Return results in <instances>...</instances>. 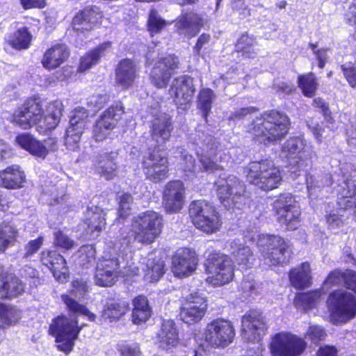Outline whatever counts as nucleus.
<instances>
[{
  "mask_svg": "<svg viewBox=\"0 0 356 356\" xmlns=\"http://www.w3.org/2000/svg\"><path fill=\"white\" fill-rule=\"evenodd\" d=\"M61 297L63 302L67 306V309L69 312L74 314H83L87 316L89 321L92 322L95 321L97 317L96 315L91 312L86 305L79 303L78 301L70 297L69 295L64 294L62 295Z\"/></svg>",
  "mask_w": 356,
  "mask_h": 356,
  "instance_id": "obj_47",
  "label": "nucleus"
},
{
  "mask_svg": "<svg viewBox=\"0 0 356 356\" xmlns=\"http://www.w3.org/2000/svg\"><path fill=\"white\" fill-rule=\"evenodd\" d=\"M165 274V264L163 261L148 259L144 269V280L154 283L158 282Z\"/></svg>",
  "mask_w": 356,
  "mask_h": 356,
  "instance_id": "obj_46",
  "label": "nucleus"
},
{
  "mask_svg": "<svg viewBox=\"0 0 356 356\" xmlns=\"http://www.w3.org/2000/svg\"><path fill=\"white\" fill-rule=\"evenodd\" d=\"M88 116L86 110L79 109L76 110L70 118V124L66 129L65 136V144L69 149L74 150L79 147Z\"/></svg>",
  "mask_w": 356,
  "mask_h": 356,
  "instance_id": "obj_28",
  "label": "nucleus"
},
{
  "mask_svg": "<svg viewBox=\"0 0 356 356\" xmlns=\"http://www.w3.org/2000/svg\"><path fill=\"white\" fill-rule=\"evenodd\" d=\"M114 72L115 84L122 90L133 88L140 78V68L137 63L129 58L120 60Z\"/></svg>",
  "mask_w": 356,
  "mask_h": 356,
  "instance_id": "obj_19",
  "label": "nucleus"
},
{
  "mask_svg": "<svg viewBox=\"0 0 356 356\" xmlns=\"http://www.w3.org/2000/svg\"><path fill=\"white\" fill-rule=\"evenodd\" d=\"M257 44L256 37L245 31L241 33L234 42V51L243 58H252L257 54L254 49Z\"/></svg>",
  "mask_w": 356,
  "mask_h": 356,
  "instance_id": "obj_40",
  "label": "nucleus"
},
{
  "mask_svg": "<svg viewBox=\"0 0 356 356\" xmlns=\"http://www.w3.org/2000/svg\"><path fill=\"white\" fill-rule=\"evenodd\" d=\"M86 222H104L106 221L105 211L98 207H88L86 213Z\"/></svg>",
  "mask_w": 356,
  "mask_h": 356,
  "instance_id": "obj_55",
  "label": "nucleus"
},
{
  "mask_svg": "<svg viewBox=\"0 0 356 356\" xmlns=\"http://www.w3.org/2000/svg\"><path fill=\"white\" fill-rule=\"evenodd\" d=\"M26 291V283L14 272L0 274V300H12L22 296Z\"/></svg>",
  "mask_w": 356,
  "mask_h": 356,
  "instance_id": "obj_26",
  "label": "nucleus"
},
{
  "mask_svg": "<svg viewBox=\"0 0 356 356\" xmlns=\"http://www.w3.org/2000/svg\"><path fill=\"white\" fill-rule=\"evenodd\" d=\"M205 281L217 287L232 282L234 277V265L231 257L220 251L211 252L204 262Z\"/></svg>",
  "mask_w": 356,
  "mask_h": 356,
  "instance_id": "obj_6",
  "label": "nucleus"
},
{
  "mask_svg": "<svg viewBox=\"0 0 356 356\" xmlns=\"http://www.w3.org/2000/svg\"><path fill=\"white\" fill-rule=\"evenodd\" d=\"M257 247L259 259L268 267L284 266L289 262L291 245L289 241L280 235L259 234Z\"/></svg>",
  "mask_w": 356,
  "mask_h": 356,
  "instance_id": "obj_3",
  "label": "nucleus"
},
{
  "mask_svg": "<svg viewBox=\"0 0 356 356\" xmlns=\"http://www.w3.org/2000/svg\"><path fill=\"white\" fill-rule=\"evenodd\" d=\"M112 47L111 41H105L99 44L95 48L91 49L83 56H81L77 71L84 72L90 70L92 66L97 65L104 52Z\"/></svg>",
  "mask_w": 356,
  "mask_h": 356,
  "instance_id": "obj_37",
  "label": "nucleus"
},
{
  "mask_svg": "<svg viewBox=\"0 0 356 356\" xmlns=\"http://www.w3.org/2000/svg\"><path fill=\"white\" fill-rule=\"evenodd\" d=\"M201 164L200 171L213 173L222 168L209 156L202 155L199 159Z\"/></svg>",
  "mask_w": 356,
  "mask_h": 356,
  "instance_id": "obj_56",
  "label": "nucleus"
},
{
  "mask_svg": "<svg viewBox=\"0 0 356 356\" xmlns=\"http://www.w3.org/2000/svg\"><path fill=\"white\" fill-rule=\"evenodd\" d=\"M120 274V262L118 258L102 257L96 266L95 283L101 287H111L116 283Z\"/></svg>",
  "mask_w": 356,
  "mask_h": 356,
  "instance_id": "obj_18",
  "label": "nucleus"
},
{
  "mask_svg": "<svg viewBox=\"0 0 356 356\" xmlns=\"http://www.w3.org/2000/svg\"><path fill=\"white\" fill-rule=\"evenodd\" d=\"M305 146L302 138L293 136L289 138L282 147V152L287 159H296L293 162L290 161V165L296 168V171L305 170L312 163L311 156H303L300 154H305Z\"/></svg>",
  "mask_w": 356,
  "mask_h": 356,
  "instance_id": "obj_20",
  "label": "nucleus"
},
{
  "mask_svg": "<svg viewBox=\"0 0 356 356\" xmlns=\"http://www.w3.org/2000/svg\"><path fill=\"white\" fill-rule=\"evenodd\" d=\"M54 243L56 246L65 250H72L76 245L73 239H71L60 230L54 233Z\"/></svg>",
  "mask_w": 356,
  "mask_h": 356,
  "instance_id": "obj_53",
  "label": "nucleus"
},
{
  "mask_svg": "<svg viewBox=\"0 0 356 356\" xmlns=\"http://www.w3.org/2000/svg\"><path fill=\"white\" fill-rule=\"evenodd\" d=\"M141 170L145 179L160 184L169 177V161L159 145L147 148L141 160Z\"/></svg>",
  "mask_w": 356,
  "mask_h": 356,
  "instance_id": "obj_7",
  "label": "nucleus"
},
{
  "mask_svg": "<svg viewBox=\"0 0 356 356\" xmlns=\"http://www.w3.org/2000/svg\"><path fill=\"white\" fill-rule=\"evenodd\" d=\"M320 296V293L316 290L298 292L294 297L293 305L297 309L310 310L316 307Z\"/></svg>",
  "mask_w": 356,
  "mask_h": 356,
  "instance_id": "obj_44",
  "label": "nucleus"
},
{
  "mask_svg": "<svg viewBox=\"0 0 356 356\" xmlns=\"http://www.w3.org/2000/svg\"><path fill=\"white\" fill-rule=\"evenodd\" d=\"M188 215L191 222H218L220 220V214L216 208L201 200L190 202Z\"/></svg>",
  "mask_w": 356,
  "mask_h": 356,
  "instance_id": "obj_27",
  "label": "nucleus"
},
{
  "mask_svg": "<svg viewBox=\"0 0 356 356\" xmlns=\"http://www.w3.org/2000/svg\"><path fill=\"white\" fill-rule=\"evenodd\" d=\"M305 337L310 341L312 344L318 346L325 340L327 333L322 326L318 325H310L305 334Z\"/></svg>",
  "mask_w": 356,
  "mask_h": 356,
  "instance_id": "obj_51",
  "label": "nucleus"
},
{
  "mask_svg": "<svg viewBox=\"0 0 356 356\" xmlns=\"http://www.w3.org/2000/svg\"><path fill=\"white\" fill-rule=\"evenodd\" d=\"M233 186L230 184H221L217 188V196L222 204L227 202L229 204V200L233 202Z\"/></svg>",
  "mask_w": 356,
  "mask_h": 356,
  "instance_id": "obj_57",
  "label": "nucleus"
},
{
  "mask_svg": "<svg viewBox=\"0 0 356 356\" xmlns=\"http://www.w3.org/2000/svg\"><path fill=\"white\" fill-rule=\"evenodd\" d=\"M186 202V187L179 179L168 181L162 192V204L167 213H177Z\"/></svg>",
  "mask_w": 356,
  "mask_h": 356,
  "instance_id": "obj_16",
  "label": "nucleus"
},
{
  "mask_svg": "<svg viewBox=\"0 0 356 356\" xmlns=\"http://www.w3.org/2000/svg\"><path fill=\"white\" fill-rule=\"evenodd\" d=\"M232 255L234 261L243 270L251 268L256 260L254 252L248 245H240L232 251Z\"/></svg>",
  "mask_w": 356,
  "mask_h": 356,
  "instance_id": "obj_41",
  "label": "nucleus"
},
{
  "mask_svg": "<svg viewBox=\"0 0 356 356\" xmlns=\"http://www.w3.org/2000/svg\"><path fill=\"white\" fill-rule=\"evenodd\" d=\"M27 182L26 175L22 168L13 164L0 170V187L7 190H19Z\"/></svg>",
  "mask_w": 356,
  "mask_h": 356,
  "instance_id": "obj_32",
  "label": "nucleus"
},
{
  "mask_svg": "<svg viewBox=\"0 0 356 356\" xmlns=\"http://www.w3.org/2000/svg\"><path fill=\"white\" fill-rule=\"evenodd\" d=\"M297 83L305 97L312 98L316 95L318 83L313 72L299 74L297 77Z\"/></svg>",
  "mask_w": 356,
  "mask_h": 356,
  "instance_id": "obj_43",
  "label": "nucleus"
},
{
  "mask_svg": "<svg viewBox=\"0 0 356 356\" xmlns=\"http://www.w3.org/2000/svg\"><path fill=\"white\" fill-rule=\"evenodd\" d=\"M179 58L175 54H168L159 58L149 74L151 84L157 89L165 88L179 70Z\"/></svg>",
  "mask_w": 356,
  "mask_h": 356,
  "instance_id": "obj_10",
  "label": "nucleus"
},
{
  "mask_svg": "<svg viewBox=\"0 0 356 356\" xmlns=\"http://www.w3.org/2000/svg\"><path fill=\"white\" fill-rule=\"evenodd\" d=\"M159 346L166 350L177 348L181 342L178 327L173 320L162 321L160 329L156 333Z\"/></svg>",
  "mask_w": 356,
  "mask_h": 356,
  "instance_id": "obj_31",
  "label": "nucleus"
},
{
  "mask_svg": "<svg viewBox=\"0 0 356 356\" xmlns=\"http://www.w3.org/2000/svg\"><path fill=\"white\" fill-rule=\"evenodd\" d=\"M214 97L213 90L209 88H202L198 95V108L202 112V117L207 122L209 113L211 111L212 101Z\"/></svg>",
  "mask_w": 356,
  "mask_h": 356,
  "instance_id": "obj_48",
  "label": "nucleus"
},
{
  "mask_svg": "<svg viewBox=\"0 0 356 356\" xmlns=\"http://www.w3.org/2000/svg\"><path fill=\"white\" fill-rule=\"evenodd\" d=\"M249 130L255 143L268 147L281 142L289 132L291 121L284 112L277 109L264 111Z\"/></svg>",
  "mask_w": 356,
  "mask_h": 356,
  "instance_id": "obj_2",
  "label": "nucleus"
},
{
  "mask_svg": "<svg viewBox=\"0 0 356 356\" xmlns=\"http://www.w3.org/2000/svg\"><path fill=\"white\" fill-rule=\"evenodd\" d=\"M307 347L304 338L287 331L275 334L269 345L272 356H300Z\"/></svg>",
  "mask_w": 356,
  "mask_h": 356,
  "instance_id": "obj_9",
  "label": "nucleus"
},
{
  "mask_svg": "<svg viewBox=\"0 0 356 356\" xmlns=\"http://www.w3.org/2000/svg\"><path fill=\"white\" fill-rule=\"evenodd\" d=\"M316 354V356H337L338 350L334 346L325 345L320 346Z\"/></svg>",
  "mask_w": 356,
  "mask_h": 356,
  "instance_id": "obj_64",
  "label": "nucleus"
},
{
  "mask_svg": "<svg viewBox=\"0 0 356 356\" xmlns=\"http://www.w3.org/2000/svg\"><path fill=\"white\" fill-rule=\"evenodd\" d=\"M289 280L291 285L297 289H303L311 286L312 276L309 262H302L299 266L290 269Z\"/></svg>",
  "mask_w": 356,
  "mask_h": 356,
  "instance_id": "obj_36",
  "label": "nucleus"
},
{
  "mask_svg": "<svg viewBox=\"0 0 356 356\" xmlns=\"http://www.w3.org/2000/svg\"><path fill=\"white\" fill-rule=\"evenodd\" d=\"M241 331L249 340H259L264 335L268 327L261 312L252 309L241 318Z\"/></svg>",
  "mask_w": 356,
  "mask_h": 356,
  "instance_id": "obj_25",
  "label": "nucleus"
},
{
  "mask_svg": "<svg viewBox=\"0 0 356 356\" xmlns=\"http://www.w3.org/2000/svg\"><path fill=\"white\" fill-rule=\"evenodd\" d=\"M62 115L63 108L60 102H49L44 111L41 97L33 95L17 105L10 114L8 121L22 130L36 127L40 134H46L58 127Z\"/></svg>",
  "mask_w": 356,
  "mask_h": 356,
  "instance_id": "obj_1",
  "label": "nucleus"
},
{
  "mask_svg": "<svg viewBox=\"0 0 356 356\" xmlns=\"http://www.w3.org/2000/svg\"><path fill=\"white\" fill-rule=\"evenodd\" d=\"M33 39L34 36L29 26H17L4 36L3 49L6 51H26L32 46Z\"/></svg>",
  "mask_w": 356,
  "mask_h": 356,
  "instance_id": "obj_24",
  "label": "nucleus"
},
{
  "mask_svg": "<svg viewBox=\"0 0 356 356\" xmlns=\"http://www.w3.org/2000/svg\"><path fill=\"white\" fill-rule=\"evenodd\" d=\"M356 200V175H349L343 181V186L338 193L339 207H350Z\"/></svg>",
  "mask_w": 356,
  "mask_h": 356,
  "instance_id": "obj_39",
  "label": "nucleus"
},
{
  "mask_svg": "<svg viewBox=\"0 0 356 356\" xmlns=\"http://www.w3.org/2000/svg\"><path fill=\"white\" fill-rule=\"evenodd\" d=\"M236 335L234 323L228 318L218 317L207 323L203 337L208 346L213 348H225L231 344Z\"/></svg>",
  "mask_w": 356,
  "mask_h": 356,
  "instance_id": "obj_8",
  "label": "nucleus"
},
{
  "mask_svg": "<svg viewBox=\"0 0 356 356\" xmlns=\"http://www.w3.org/2000/svg\"><path fill=\"white\" fill-rule=\"evenodd\" d=\"M131 320L133 323L140 325L147 321L152 315V308L147 298L144 295H138L133 300Z\"/></svg>",
  "mask_w": 356,
  "mask_h": 356,
  "instance_id": "obj_38",
  "label": "nucleus"
},
{
  "mask_svg": "<svg viewBox=\"0 0 356 356\" xmlns=\"http://www.w3.org/2000/svg\"><path fill=\"white\" fill-rule=\"evenodd\" d=\"M166 25V21L159 15L156 9L152 8L149 10L147 21V29L152 37L160 33Z\"/></svg>",
  "mask_w": 356,
  "mask_h": 356,
  "instance_id": "obj_49",
  "label": "nucleus"
},
{
  "mask_svg": "<svg viewBox=\"0 0 356 356\" xmlns=\"http://www.w3.org/2000/svg\"><path fill=\"white\" fill-rule=\"evenodd\" d=\"M169 92L177 108L187 110L193 102L195 92L193 78L186 74L175 78Z\"/></svg>",
  "mask_w": 356,
  "mask_h": 356,
  "instance_id": "obj_17",
  "label": "nucleus"
},
{
  "mask_svg": "<svg viewBox=\"0 0 356 356\" xmlns=\"http://www.w3.org/2000/svg\"><path fill=\"white\" fill-rule=\"evenodd\" d=\"M246 178L250 184L265 192L279 188L282 181L281 170L268 159L251 161L247 168Z\"/></svg>",
  "mask_w": 356,
  "mask_h": 356,
  "instance_id": "obj_4",
  "label": "nucleus"
},
{
  "mask_svg": "<svg viewBox=\"0 0 356 356\" xmlns=\"http://www.w3.org/2000/svg\"><path fill=\"white\" fill-rule=\"evenodd\" d=\"M329 307L334 317L348 322L356 316V298L350 292L335 290L328 296Z\"/></svg>",
  "mask_w": 356,
  "mask_h": 356,
  "instance_id": "obj_11",
  "label": "nucleus"
},
{
  "mask_svg": "<svg viewBox=\"0 0 356 356\" xmlns=\"http://www.w3.org/2000/svg\"><path fill=\"white\" fill-rule=\"evenodd\" d=\"M257 111V108L254 106L240 108L238 110L231 113L229 120L236 121L243 120L247 115L252 114Z\"/></svg>",
  "mask_w": 356,
  "mask_h": 356,
  "instance_id": "obj_60",
  "label": "nucleus"
},
{
  "mask_svg": "<svg viewBox=\"0 0 356 356\" xmlns=\"http://www.w3.org/2000/svg\"><path fill=\"white\" fill-rule=\"evenodd\" d=\"M118 153L115 151L99 154L93 161L92 169L96 175L105 180H113L118 177Z\"/></svg>",
  "mask_w": 356,
  "mask_h": 356,
  "instance_id": "obj_23",
  "label": "nucleus"
},
{
  "mask_svg": "<svg viewBox=\"0 0 356 356\" xmlns=\"http://www.w3.org/2000/svg\"><path fill=\"white\" fill-rule=\"evenodd\" d=\"M104 17L103 11L96 5L85 6L72 17L70 26L78 35H86L99 26Z\"/></svg>",
  "mask_w": 356,
  "mask_h": 356,
  "instance_id": "obj_14",
  "label": "nucleus"
},
{
  "mask_svg": "<svg viewBox=\"0 0 356 356\" xmlns=\"http://www.w3.org/2000/svg\"><path fill=\"white\" fill-rule=\"evenodd\" d=\"M312 105L314 107L318 108L323 116L325 120L328 123H333L334 120L332 115L329 104L326 102L322 97H316L313 99Z\"/></svg>",
  "mask_w": 356,
  "mask_h": 356,
  "instance_id": "obj_54",
  "label": "nucleus"
},
{
  "mask_svg": "<svg viewBox=\"0 0 356 356\" xmlns=\"http://www.w3.org/2000/svg\"><path fill=\"white\" fill-rule=\"evenodd\" d=\"M0 318L5 324L11 325L18 321L19 311L15 306L0 302Z\"/></svg>",
  "mask_w": 356,
  "mask_h": 356,
  "instance_id": "obj_50",
  "label": "nucleus"
},
{
  "mask_svg": "<svg viewBox=\"0 0 356 356\" xmlns=\"http://www.w3.org/2000/svg\"><path fill=\"white\" fill-rule=\"evenodd\" d=\"M211 39L209 33H203L197 38L195 44L193 46V52L195 55L200 56L204 46L208 44Z\"/></svg>",
  "mask_w": 356,
  "mask_h": 356,
  "instance_id": "obj_63",
  "label": "nucleus"
},
{
  "mask_svg": "<svg viewBox=\"0 0 356 356\" xmlns=\"http://www.w3.org/2000/svg\"><path fill=\"white\" fill-rule=\"evenodd\" d=\"M40 259L42 265L47 267L55 279L65 283L70 278V270L66 259L56 250H44L41 252Z\"/></svg>",
  "mask_w": 356,
  "mask_h": 356,
  "instance_id": "obj_21",
  "label": "nucleus"
},
{
  "mask_svg": "<svg viewBox=\"0 0 356 356\" xmlns=\"http://www.w3.org/2000/svg\"><path fill=\"white\" fill-rule=\"evenodd\" d=\"M232 10L237 13L241 19L246 18L251 15V9L246 5L245 1L243 3V1H232Z\"/></svg>",
  "mask_w": 356,
  "mask_h": 356,
  "instance_id": "obj_59",
  "label": "nucleus"
},
{
  "mask_svg": "<svg viewBox=\"0 0 356 356\" xmlns=\"http://www.w3.org/2000/svg\"><path fill=\"white\" fill-rule=\"evenodd\" d=\"M70 56V51L67 47L64 44L56 42L45 50L40 63L45 70L51 71L64 64Z\"/></svg>",
  "mask_w": 356,
  "mask_h": 356,
  "instance_id": "obj_30",
  "label": "nucleus"
},
{
  "mask_svg": "<svg viewBox=\"0 0 356 356\" xmlns=\"http://www.w3.org/2000/svg\"><path fill=\"white\" fill-rule=\"evenodd\" d=\"M84 325H79L76 317L71 318L60 314L52 319L48 332L55 337L57 350L67 355L73 350L74 341L78 339Z\"/></svg>",
  "mask_w": 356,
  "mask_h": 356,
  "instance_id": "obj_5",
  "label": "nucleus"
},
{
  "mask_svg": "<svg viewBox=\"0 0 356 356\" xmlns=\"http://www.w3.org/2000/svg\"><path fill=\"white\" fill-rule=\"evenodd\" d=\"M124 113V107L121 101L108 106L99 117L93 126V138L96 141L106 139L117 127Z\"/></svg>",
  "mask_w": 356,
  "mask_h": 356,
  "instance_id": "obj_12",
  "label": "nucleus"
},
{
  "mask_svg": "<svg viewBox=\"0 0 356 356\" xmlns=\"http://www.w3.org/2000/svg\"><path fill=\"white\" fill-rule=\"evenodd\" d=\"M341 69L348 84L352 88H356V67H346L344 65H341Z\"/></svg>",
  "mask_w": 356,
  "mask_h": 356,
  "instance_id": "obj_61",
  "label": "nucleus"
},
{
  "mask_svg": "<svg viewBox=\"0 0 356 356\" xmlns=\"http://www.w3.org/2000/svg\"><path fill=\"white\" fill-rule=\"evenodd\" d=\"M198 263V255L193 249L181 247L172 256L171 271L176 277L186 278L196 270Z\"/></svg>",
  "mask_w": 356,
  "mask_h": 356,
  "instance_id": "obj_15",
  "label": "nucleus"
},
{
  "mask_svg": "<svg viewBox=\"0 0 356 356\" xmlns=\"http://www.w3.org/2000/svg\"><path fill=\"white\" fill-rule=\"evenodd\" d=\"M17 143L35 158L44 159L49 154L46 146L30 133H22L16 136Z\"/></svg>",
  "mask_w": 356,
  "mask_h": 356,
  "instance_id": "obj_35",
  "label": "nucleus"
},
{
  "mask_svg": "<svg viewBox=\"0 0 356 356\" xmlns=\"http://www.w3.org/2000/svg\"><path fill=\"white\" fill-rule=\"evenodd\" d=\"M207 309V297L199 291H194L184 298L179 315L185 323L195 325L204 317Z\"/></svg>",
  "mask_w": 356,
  "mask_h": 356,
  "instance_id": "obj_13",
  "label": "nucleus"
},
{
  "mask_svg": "<svg viewBox=\"0 0 356 356\" xmlns=\"http://www.w3.org/2000/svg\"><path fill=\"white\" fill-rule=\"evenodd\" d=\"M18 231L10 224H0V254L17 241Z\"/></svg>",
  "mask_w": 356,
  "mask_h": 356,
  "instance_id": "obj_45",
  "label": "nucleus"
},
{
  "mask_svg": "<svg viewBox=\"0 0 356 356\" xmlns=\"http://www.w3.org/2000/svg\"><path fill=\"white\" fill-rule=\"evenodd\" d=\"M173 130L172 118L169 115L156 116L150 125V135L152 139L165 143L171 137Z\"/></svg>",
  "mask_w": 356,
  "mask_h": 356,
  "instance_id": "obj_34",
  "label": "nucleus"
},
{
  "mask_svg": "<svg viewBox=\"0 0 356 356\" xmlns=\"http://www.w3.org/2000/svg\"><path fill=\"white\" fill-rule=\"evenodd\" d=\"M163 224H138L135 238L142 243H152L161 234Z\"/></svg>",
  "mask_w": 356,
  "mask_h": 356,
  "instance_id": "obj_42",
  "label": "nucleus"
},
{
  "mask_svg": "<svg viewBox=\"0 0 356 356\" xmlns=\"http://www.w3.org/2000/svg\"><path fill=\"white\" fill-rule=\"evenodd\" d=\"M205 24L204 18L194 11L181 13L175 21V29L191 39L195 37Z\"/></svg>",
  "mask_w": 356,
  "mask_h": 356,
  "instance_id": "obj_29",
  "label": "nucleus"
},
{
  "mask_svg": "<svg viewBox=\"0 0 356 356\" xmlns=\"http://www.w3.org/2000/svg\"><path fill=\"white\" fill-rule=\"evenodd\" d=\"M294 195L290 193H280L274 201L278 222H294L299 220L301 211L298 207L293 204Z\"/></svg>",
  "mask_w": 356,
  "mask_h": 356,
  "instance_id": "obj_22",
  "label": "nucleus"
},
{
  "mask_svg": "<svg viewBox=\"0 0 356 356\" xmlns=\"http://www.w3.org/2000/svg\"><path fill=\"white\" fill-rule=\"evenodd\" d=\"M129 311V303L121 299H112L103 307L99 316L102 323L119 321Z\"/></svg>",
  "mask_w": 356,
  "mask_h": 356,
  "instance_id": "obj_33",
  "label": "nucleus"
},
{
  "mask_svg": "<svg viewBox=\"0 0 356 356\" xmlns=\"http://www.w3.org/2000/svg\"><path fill=\"white\" fill-rule=\"evenodd\" d=\"M44 238L39 236L33 240L29 241L24 246L25 252L24 257L29 258L34 255L43 245Z\"/></svg>",
  "mask_w": 356,
  "mask_h": 356,
  "instance_id": "obj_58",
  "label": "nucleus"
},
{
  "mask_svg": "<svg viewBox=\"0 0 356 356\" xmlns=\"http://www.w3.org/2000/svg\"><path fill=\"white\" fill-rule=\"evenodd\" d=\"M22 8L25 10L31 9H42L46 7V0H19Z\"/></svg>",
  "mask_w": 356,
  "mask_h": 356,
  "instance_id": "obj_62",
  "label": "nucleus"
},
{
  "mask_svg": "<svg viewBox=\"0 0 356 356\" xmlns=\"http://www.w3.org/2000/svg\"><path fill=\"white\" fill-rule=\"evenodd\" d=\"M118 350L120 356H142L140 345L138 343L122 341L118 345Z\"/></svg>",
  "mask_w": 356,
  "mask_h": 356,
  "instance_id": "obj_52",
  "label": "nucleus"
}]
</instances>
